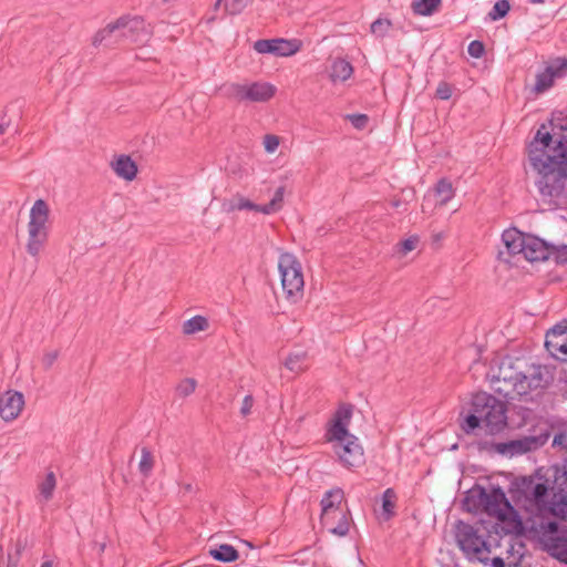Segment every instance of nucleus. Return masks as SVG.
I'll return each instance as SVG.
<instances>
[{"mask_svg": "<svg viewBox=\"0 0 567 567\" xmlns=\"http://www.w3.org/2000/svg\"><path fill=\"white\" fill-rule=\"evenodd\" d=\"M528 159L544 197L560 198L567 194V132L550 134L542 125L528 146Z\"/></svg>", "mask_w": 567, "mask_h": 567, "instance_id": "f257e3e1", "label": "nucleus"}, {"mask_svg": "<svg viewBox=\"0 0 567 567\" xmlns=\"http://www.w3.org/2000/svg\"><path fill=\"white\" fill-rule=\"evenodd\" d=\"M486 375L495 391L508 399L527 395L543 382L538 367L511 357L494 359Z\"/></svg>", "mask_w": 567, "mask_h": 567, "instance_id": "f03ea898", "label": "nucleus"}, {"mask_svg": "<svg viewBox=\"0 0 567 567\" xmlns=\"http://www.w3.org/2000/svg\"><path fill=\"white\" fill-rule=\"evenodd\" d=\"M463 507L470 513H485L501 523V529L508 534L517 532L520 523L502 488L485 489L475 486L466 492Z\"/></svg>", "mask_w": 567, "mask_h": 567, "instance_id": "7ed1b4c3", "label": "nucleus"}, {"mask_svg": "<svg viewBox=\"0 0 567 567\" xmlns=\"http://www.w3.org/2000/svg\"><path fill=\"white\" fill-rule=\"evenodd\" d=\"M352 410L348 405L340 406L329 423L326 433L327 441L339 462L347 468L359 467L364 464V452L358 437L349 432Z\"/></svg>", "mask_w": 567, "mask_h": 567, "instance_id": "20e7f679", "label": "nucleus"}, {"mask_svg": "<svg viewBox=\"0 0 567 567\" xmlns=\"http://www.w3.org/2000/svg\"><path fill=\"white\" fill-rule=\"evenodd\" d=\"M533 511L539 516L567 517V460L555 467L554 486L538 483L526 492Z\"/></svg>", "mask_w": 567, "mask_h": 567, "instance_id": "39448f33", "label": "nucleus"}, {"mask_svg": "<svg viewBox=\"0 0 567 567\" xmlns=\"http://www.w3.org/2000/svg\"><path fill=\"white\" fill-rule=\"evenodd\" d=\"M471 413L465 417L462 429L473 432L483 427L489 434L501 432L506 426V409L503 402L485 392L476 393L472 398Z\"/></svg>", "mask_w": 567, "mask_h": 567, "instance_id": "423d86ee", "label": "nucleus"}, {"mask_svg": "<svg viewBox=\"0 0 567 567\" xmlns=\"http://www.w3.org/2000/svg\"><path fill=\"white\" fill-rule=\"evenodd\" d=\"M456 542L471 559L487 561L499 545V537L497 532L484 537L471 525L460 523L456 526Z\"/></svg>", "mask_w": 567, "mask_h": 567, "instance_id": "0eeeda50", "label": "nucleus"}, {"mask_svg": "<svg viewBox=\"0 0 567 567\" xmlns=\"http://www.w3.org/2000/svg\"><path fill=\"white\" fill-rule=\"evenodd\" d=\"M343 492L339 488L326 493L321 501V525L328 533L343 537L350 529V513L342 507Z\"/></svg>", "mask_w": 567, "mask_h": 567, "instance_id": "6e6552de", "label": "nucleus"}, {"mask_svg": "<svg viewBox=\"0 0 567 567\" xmlns=\"http://www.w3.org/2000/svg\"><path fill=\"white\" fill-rule=\"evenodd\" d=\"M50 213L51 209L47 202L37 199L29 213L27 225V251L32 257H38L45 246L50 233Z\"/></svg>", "mask_w": 567, "mask_h": 567, "instance_id": "1a4fd4ad", "label": "nucleus"}, {"mask_svg": "<svg viewBox=\"0 0 567 567\" xmlns=\"http://www.w3.org/2000/svg\"><path fill=\"white\" fill-rule=\"evenodd\" d=\"M278 269L281 278V287L287 299L297 302L301 299L305 287L300 261L295 255L282 252L278 259Z\"/></svg>", "mask_w": 567, "mask_h": 567, "instance_id": "9d476101", "label": "nucleus"}, {"mask_svg": "<svg viewBox=\"0 0 567 567\" xmlns=\"http://www.w3.org/2000/svg\"><path fill=\"white\" fill-rule=\"evenodd\" d=\"M277 87L265 81H245L225 85V95L238 103H266L271 100Z\"/></svg>", "mask_w": 567, "mask_h": 567, "instance_id": "9b49d317", "label": "nucleus"}, {"mask_svg": "<svg viewBox=\"0 0 567 567\" xmlns=\"http://www.w3.org/2000/svg\"><path fill=\"white\" fill-rule=\"evenodd\" d=\"M537 537L550 556L567 564V526L565 524L543 523L537 529Z\"/></svg>", "mask_w": 567, "mask_h": 567, "instance_id": "f8f14e48", "label": "nucleus"}, {"mask_svg": "<svg viewBox=\"0 0 567 567\" xmlns=\"http://www.w3.org/2000/svg\"><path fill=\"white\" fill-rule=\"evenodd\" d=\"M284 195H285V187H278L274 194V197L266 205H258L251 202L250 199L246 198L245 196L240 194H236L224 203V209L227 213H233L236 210H254L257 213H261L264 215H272L278 213L282 206H284Z\"/></svg>", "mask_w": 567, "mask_h": 567, "instance_id": "ddd939ff", "label": "nucleus"}, {"mask_svg": "<svg viewBox=\"0 0 567 567\" xmlns=\"http://www.w3.org/2000/svg\"><path fill=\"white\" fill-rule=\"evenodd\" d=\"M300 41L286 39L258 40L254 44V49L258 53H269L277 56L293 55L300 50Z\"/></svg>", "mask_w": 567, "mask_h": 567, "instance_id": "4468645a", "label": "nucleus"}, {"mask_svg": "<svg viewBox=\"0 0 567 567\" xmlns=\"http://www.w3.org/2000/svg\"><path fill=\"white\" fill-rule=\"evenodd\" d=\"M545 347L551 357L567 362V323L560 322L546 333Z\"/></svg>", "mask_w": 567, "mask_h": 567, "instance_id": "2eb2a0df", "label": "nucleus"}, {"mask_svg": "<svg viewBox=\"0 0 567 567\" xmlns=\"http://www.w3.org/2000/svg\"><path fill=\"white\" fill-rule=\"evenodd\" d=\"M121 22L124 39L136 44H143L150 40L152 30L142 18H121Z\"/></svg>", "mask_w": 567, "mask_h": 567, "instance_id": "dca6fc26", "label": "nucleus"}, {"mask_svg": "<svg viewBox=\"0 0 567 567\" xmlns=\"http://www.w3.org/2000/svg\"><path fill=\"white\" fill-rule=\"evenodd\" d=\"M24 406L23 394L17 391H7L0 396V416L6 422L16 420Z\"/></svg>", "mask_w": 567, "mask_h": 567, "instance_id": "f3484780", "label": "nucleus"}, {"mask_svg": "<svg viewBox=\"0 0 567 567\" xmlns=\"http://www.w3.org/2000/svg\"><path fill=\"white\" fill-rule=\"evenodd\" d=\"M124 39L122 34V22L121 18L113 23H109L105 28L99 30L93 39L92 44L95 48L99 47H113Z\"/></svg>", "mask_w": 567, "mask_h": 567, "instance_id": "a211bd4d", "label": "nucleus"}, {"mask_svg": "<svg viewBox=\"0 0 567 567\" xmlns=\"http://www.w3.org/2000/svg\"><path fill=\"white\" fill-rule=\"evenodd\" d=\"M542 444L543 441H540L538 437L526 436L519 440H513L507 443H499L497 444L496 450L502 454L513 456L516 454H523L532 450H535Z\"/></svg>", "mask_w": 567, "mask_h": 567, "instance_id": "6ab92c4d", "label": "nucleus"}, {"mask_svg": "<svg viewBox=\"0 0 567 567\" xmlns=\"http://www.w3.org/2000/svg\"><path fill=\"white\" fill-rule=\"evenodd\" d=\"M522 256L528 261H538L547 258V248L545 243L537 237L528 235Z\"/></svg>", "mask_w": 567, "mask_h": 567, "instance_id": "aec40b11", "label": "nucleus"}, {"mask_svg": "<svg viewBox=\"0 0 567 567\" xmlns=\"http://www.w3.org/2000/svg\"><path fill=\"white\" fill-rule=\"evenodd\" d=\"M528 235L516 228L506 229L502 235L503 244L509 255H522Z\"/></svg>", "mask_w": 567, "mask_h": 567, "instance_id": "412c9836", "label": "nucleus"}, {"mask_svg": "<svg viewBox=\"0 0 567 567\" xmlns=\"http://www.w3.org/2000/svg\"><path fill=\"white\" fill-rule=\"evenodd\" d=\"M111 165L115 174L125 181H133L136 177L137 166L134 161L126 155L116 157Z\"/></svg>", "mask_w": 567, "mask_h": 567, "instance_id": "4be33fe9", "label": "nucleus"}, {"mask_svg": "<svg viewBox=\"0 0 567 567\" xmlns=\"http://www.w3.org/2000/svg\"><path fill=\"white\" fill-rule=\"evenodd\" d=\"M353 68L344 59H336L331 65L330 79L332 82H344L351 78Z\"/></svg>", "mask_w": 567, "mask_h": 567, "instance_id": "5701e85b", "label": "nucleus"}, {"mask_svg": "<svg viewBox=\"0 0 567 567\" xmlns=\"http://www.w3.org/2000/svg\"><path fill=\"white\" fill-rule=\"evenodd\" d=\"M420 237L417 235H411L408 238L399 241L393 247V256L402 259L411 251L415 250L419 247Z\"/></svg>", "mask_w": 567, "mask_h": 567, "instance_id": "b1692460", "label": "nucleus"}, {"mask_svg": "<svg viewBox=\"0 0 567 567\" xmlns=\"http://www.w3.org/2000/svg\"><path fill=\"white\" fill-rule=\"evenodd\" d=\"M56 486L55 475L50 472L45 475L43 481L39 483V501L48 502L52 498L53 492Z\"/></svg>", "mask_w": 567, "mask_h": 567, "instance_id": "393cba45", "label": "nucleus"}, {"mask_svg": "<svg viewBox=\"0 0 567 567\" xmlns=\"http://www.w3.org/2000/svg\"><path fill=\"white\" fill-rule=\"evenodd\" d=\"M209 555L219 561L230 563L238 558V551L230 545L224 544L209 550Z\"/></svg>", "mask_w": 567, "mask_h": 567, "instance_id": "a878e982", "label": "nucleus"}, {"mask_svg": "<svg viewBox=\"0 0 567 567\" xmlns=\"http://www.w3.org/2000/svg\"><path fill=\"white\" fill-rule=\"evenodd\" d=\"M435 195L437 197V205H446L454 197L452 183L446 179L440 181L435 187Z\"/></svg>", "mask_w": 567, "mask_h": 567, "instance_id": "bb28decb", "label": "nucleus"}, {"mask_svg": "<svg viewBox=\"0 0 567 567\" xmlns=\"http://www.w3.org/2000/svg\"><path fill=\"white\" fill-rule=\"evenodd\" d=\"M155 465V457L147 447L141 449V460L138 462V472L144 478H147Z\"/></svg>", "mask_w": 567, "mask_h": 567, "instance_id": "cd10ccee", "label": "nucleus"}, {"mask_svg": "<svg viewBox=\"0 0 567 567\" xmlns=\"http://www.w3.org/2000/svg\"><path fill=\"white\" fill-rule=\"evenodd\" d=\"M442 0H415L412 4L413 11L420 16H431L436 12Z\"/></svg>", "mask_w": 567, "mask_h": 567, "instance_id": "c85d7f7f", "label": "nucleus"}, {"mask_svg": "<svg viewBox=\"0 0 567 567\" xmlns=\"http://www.w3.org/2000/svg\"><path fill=\"white\" fill-rule=\"evenodd\" d=\"M555 80L554 74L548 66H546L543 72L537 74L534 91L537 94L544 93L553 86Z\"/></svg>", "mask_w": 567, "mask_h": 567, "instance_id": "c756f323", "label": "nucleus"}, {"mask_svg": "<svg viewBox=\"0 0 567 567\" xmlns=\"http://www.w3.org/2000/svg\"><path fill=\"white\" fill-rule=\"evenodd\" d=\"M208 328V321L203 316H195L183 323L185 334H194Z\"/></svg>", "mask_w": 567, "mask_h": 567, "instance_id": "7c9ffc66", "label": "nucleus"}, {"mask_svg": "<svg viewBox=\"0 0 567 567\" xmlns=\"http://www.w3.org/2000/svg\"><path fill=\"white\" fill-rule=\"evenodd\" d=\"M306 353L302 351H298L287 357V359L285 360V367L288 370L298 373L306 369Z\"/></svg>", "mask_w": 567, "mask_h": 567, "instance_id": "2f4dec72", "label": "nucleus"}, {"mask_svg": "<svg viewBox=\"0 0 567 567\" xmlns=\"http://www.w3.org/2000/svg\"><path fill=\"white\" fill-rule=\"evenodd\" d=\"M251 0H217L215 7L223 8L225 12L230 14L240 13Z\"/></svg>", "mask_w": 567, "mask_h": 567, "instance_id": "473e14b6", "label": "nucleus"}, {"mask_svg": "<svg viewBox=\"0 0 567 567\" xmlns=\"http://www.w3.org/2000/svg\"><path fill=\"white\" fill-rule=\"evenodd\" d=\"M396 495L392 488L385 489L382 496V515L384 519H389L394 514Z\"/></svg>", "mask_w": 567, "mask_h": 567, "instance_id": "72a5a7b5", "label": "nucleus"}, {"mask_svg": "<svg viewBox=\"0 0 567 567\" xmlns=\"http://www.w3.org/2000/svg\"><path fill=\"white\" fill-rule=\"evenodd\" d=\"M391 28H392V24L389 20L377 19L371 24L370 29H371L372 34H374L377 38H384L385 35L389 34Z\"/></svg>", "mask_w": 567, "mask_h": 567, "instance_id": "f704fd0d", "label": "nucleus"}, {"mask_svg": "<svg viewBox=\"0 0 567 567\" xmlns=\"http://www.w3.org/2000/svg\"><path fill=\"white\" fill-rule=\"evenodd\" d=\"M509 8L511 7L507 0H499L494 4L493 9L488 13V17L493 21L502 19L507 14Z\"/></svg>", "mask_w": 567, "mask_h": 567, "instance_id": "c9c22d12", "label": "nucleus"}, {"mask_svg": "<svg viewBox=\"0 0 567 567\" xmlns=\"http://www.w3.org/2000/svg\"><path fill=\"white\" fill-rule=\"evenodd\" d=\"M555 79H560L567 74V59H555L548 65Z\"/></svg>", "mask_w": 567, "mask_h": 567, "instance_id": "e433bc0d", "label": "nucleus"}, {"mask_svg": "<svg viewBox=\"0 0 567 567\" xmlns=\"http://www.w3.org/2000/svg\"><path fill=\"white\" fill-rule=\"evenodd\" d=\"M196 385H197V382L195 379L187 378L179 382V384L176 388V391L179 396L185 398V396L190 395L195 391Z\"/></svg>", "mask_w": 567, "mask_h": 567, "instance_id": "4c0bfd02", "label": "nucleus"}, {"mask_svg": "<svg viewBox=\"0 0 567 567\" xmlns=\"http://www.w3.org/2000/svg\"><path fill=\"white\" fill-rule=\"evenodd\" d=\"M262 144L265 151L269 154H272L277 151L278 146L280 145V138L277 135L267 134L264 136Z\"/></svg>", "mask_w": 567, "mask_h": 567, "instance_id": "58836bf2", "label": "nucleus"}, {"mask_svg": "<svg viewBox=\"0 0 567 567\" xmlns=\"http://www.w3.org/2000/svg\"><path fill=\"white\" fill-rule=\"evenodd\" d=\"M452 95V87L446 82H441L436 89V96L441 100H449Z\"/></svg>", "mask_w": 567, "mask_h": 567, "instance_id": "ea45409f", "label": "nucleus"}, {"mask_svg": "<svg viewBox=\"0 0 567 567\" xmlns=\"http://www.w3.org/2000/svg\"><path fill=\"white\" fill-rule=\"evenodd\" d=\"M468 54L473 58H481L484 53V47L480 41H472L467 48Z\"/></svg>", "mask_w": 567, "mask_h": 567, "instance_id": "a19ab883", "label": "nucleus"}, {"mask_svg": "<svg viewBox=\"0 0 567 567\" xmlns=\"http://www.w3.org/2000/svg\"><path fill=\"white\" fill-rule=\"evenodd\" d=\"M59 357V352L56 350L48 351L42 357V364L45 369H50Z\"/></svg>", "mask_w": 567, "mask_h": 567, "instance_id": "79ce46f5", "label": "nucleus"}, {"mask_svg": "<svg viewBox=\"0 0 567 567\" xmlns=\"http://www.w3.org/2000/svg\"><path fill=\"white\" fill-rule=\"evenodd\" d=\"M348 118L352 123V125L357 128H363L365 127L368 123V116L363 114H353L349 115Z\"/></svg>", "mask_w": 567, "mask_h": 567, "instance_id": "37998d69", "label": "nucleus"}, {"mask_svg": "<svg viewBox=\"0 0 567 567\" xmlns=\"http://www.w3.org/2000/svg\"><path fill=\"white\" fill-rule=\"evenodd\" d=\"M254 405V399L251 395H246L243 400L240 413L241 415L246 416L250 413L251 408Z\"/></svg>", "mask_w": 567, "mask_h": 567, "instance_id": "c03bdc74", "label": "nucleus"}, {"mask_svg": "<svg viewBox=\"0 0 567 567\" xmlns=\"http://www.w3.org/2000/svg\"><path fill=\"white\" fill-rule=\"evenodd\" d=\"M553 445L560 446V447L567 450V430L555 435V437L553 440Z\"/></svg>", "mask_w": 567, "mask_h": 567, "instance_id": "a18cd8bd", "label": "nucleus"}, {"mask_svg": "<svg viewBox=\"0 0 567 567\" xmlns=\"http://www.w3.org/2000/svg\"><path fill=\"white\" fill-rule=\"evenodd\" d=\"M493 563H494V566H503V560L497 558V557H494L493 558Z\"/></svg>", "mask_w": 567, "mask_h": 567, "instance_id": "49530a36", "label": "nucleus"}, {"mask_svg": "<svg viewBox=\"0 0 567 567\" xmlns=\"http://www.w3.org/2000/svg\"><path fill=\"white\" fill-rule=\"evenodd\" d=\"M8 125L4 123H0V135H3L7 131Z\"/></svg>", "mask_w": 567, "mask_h": 567, "instance_id": "de8ad7c7", "label": "nucleus"}, {"mask_svg": "<svg viewBox=\"0 0 567 567\" xmlns=\"http://www.w3.org/2000/svg\"><path fill=\"white\" fill-rule=\"evenodd\" d=\"M40 567H53V564H52V561L47 560V561L42 563V565Z\"/></svg>", "mask_w": 567, "mask_h": 567, "instance_id": "09e8293b", "label": "nucleus"}, {"mask_svg": "<svg viewBox=\"0 0 567 567\" xmlns=\"http://www.w3.org/2000/svg\"><path fill=\"white\" fill-rule=\"evenodd\" d=\"M530 2L534 4H539V3H544L545 0H530Z\"/></svg>", "mask_w": 567, "mask_h": 567, "instance_id": "8fccbe9b", "label": "nucleus"}, {"mask_svg": "<svg viewBox=\"0 0 567 567\" xmlns=\"http://www.w3.org/2000/svg\"><path fill=\"white\" fill-rule=\"evenodd\" d=\"M392 206L393 207H398L399 206V202H396V200L392 202Z\"/></svg>", "mask_w": 567, "mask_h": 567, "instance_id": "3c124183", "label": "nucleus"}]
</instances>
